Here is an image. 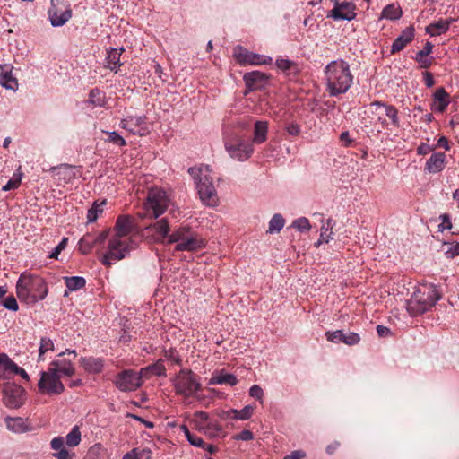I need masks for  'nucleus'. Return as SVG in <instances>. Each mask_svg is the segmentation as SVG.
Instances as JSON below:
<instances>
[{
  "mask_svg": "<svg viewBox=\"0 0 459 459\" xmlns=\"http://www.w3.org/2000/svg\"><path fill=\"white\" fill-rule=\"evenodd\" d=\"M326 88L331 96H337L349 91L353 83L349 64L338 59L332 61L325 68Z\"/></svg>",
  "mask_w": 459,
  "mask_h": 459,
  "instance_id": "f257e3e1",
  "label": "nucleus"
},
{
  "mask_svg": "<svg viewBox=\"0 0 459 459\" xmlns=\"http://www.w3.org/2000/svg\"><path fill=\"white\" fill-rule=\"evenodd\" d=\"M440 295L432 284L419 286L406 302V309L412 316H420L431 309L439 300Z\"/></svg>",
  "mask_w": 459,
  "mask_h": 459,
  "instance_id": "f03ea898",
  "label": "nucleus"
},
{
  "mask_svg": "<svg viewBox=\"0 0 459 459\" xmlns=\"http://www.w3.org/2000/svg\"><path fill=\"white\" fill-rule=\"evenodd\" d=\"M16 294L21 300L35 302L45 299L48 287L41 277L23 273L17 281Z\"/></svg>",
  "mask_w": 459,
  "mask_h": 459,
  "instance_id": "7ed1b4c3",
  "label": "nucleus"
},
{
  "mask_svg": "<svg viewBox=\"0 0 459 459\" xmlns=\"http://www.w3.org/2000/svg\"><path fill=\"white\" fill-rule=\"evenodd\" d=\"M137 246V241L134 238H121L111 236L108 242L107 250L100 258V262L105 266H110L126 257L131 251L136 249Z\"/></svg>",
  "mask_w": 459,
  "mask_h": 459,
  "instance_id": "20e7f679",
  "label": "nucleus"
},
{
  "mask_svg": "<svg viewBox=\"0 0 459 459\" xmlns=\"http://www.w3.org/2000/svg\"><path fill=\"white\" fill-rule=\"evenodd\" d=\"M169 244L177 243V251H197L205 246V241L198 234L191 232L187 228H179L173 231L168 238Z\"/></svg>",
  "mask_w": 459,
  "mask_h": 459,
  "instance_id": "39448f33",
  "label": "nucleus"
},
{
  "mask_svg": "<svg viewBox=\"0 0 459 459\" xmlns=\"http://www.w3.org/2000/svg\"><path fill=\"white\" fill-rule=\"evenodd\" d=\"M169 202V200L164 190L152 188L148 192L146 202L144 203V213L139 214V216L141 218L157 219L167 210Z\"/></svg>",
  "mask_w": 459,
  "mask_h": 459,
  "instance_id": "423d86ee",
  "label": "nucleus"
},
{
  "mask_svg": "<svg viewBox=\"0 0 459 459\" xmlns=\"http://www.w3.org/2000/svg\"><path fill=\"white\" fill-rule=\"evenodd\" d=\"M38 388L41 394L47 395H58L65 390V386L60 380V376L55 372L54 368H48V371H42L40 373Z\"/></svg>",
  "mask_w": 459,
  "mask_h": 459,
  "instance_id": "0eeeda50",
  "label": "nucleus"
},
{
  "mask_svg": "<svg viewBox=\"0 0 459 459\" xmlns=\"http://www.w3.org/2000/svg\"><path fill=\"white\" fill-rule=\"evenodd\" d=\"M176 392L190 397L200 390L201 385L191 370L182 369L174 379Z\"/></svg>",
  "mask_w": 459,
  "mask_h": 459,
  "instance_id": "6e6552de",
  "label": "nucleus"
},
{
  "mask_svg": "<svg viewBox=\"0 0 459 459\" xmlns=\"http://www.w3.org/2000/svg\"><path fill=\"white\" fill-rule=\"evenodd\" d=\"M225 148L230 156L238 161L247 160L254 152L253 143L241 137H237L226 143Z\"/></svg>",
  "mask_w": 459,
  "mask_h": 459,
  "instance_id": "1a4fd4ad",
  "label": "nucleus"
},
{
  "mask_svg": "<svg viewBox=\"0 0 459 459\" xmlns=\"http://www.w3.org/2000/svg\"><path fill=\"white\" fill-rule=\"evenodd\" d=\"M114 384L122 392H132L139 388L143 381L136 371L126 369L117 375Z\"/></svg>",
  "mask_w": 459,
  "mask_h": 459,
  "instance_id": "9d476101",
  "label": "nucleus"
},
{
  "mask_svg": "<svg viewBox=\"0 0 459 459\" xmlns=\"http://www.w3.org/2000/svg\"><path fill=\"white\" fill-rule=\"evenodd\" d=\"M4 403L13 409L21 407L25 401V390L14 384H6L4 386Z\"/></svg>",
  "mask_w": 459,
  "mask_h": 459,
  "instance_id": "9b49d317",
  "label": "nucleus"
},
{
  "mask_svg": "<svg viewBox=\"0 0 459 459\" xmlns=\"http://www.w3.org/2000/svg\"><path fill=\"white\" fill-rule=\"evenodd\" d=\"M234 56L241 65H264L272 61L271 57L249 52L239 46L235 48Z\"/></svg>",
  "mask_w": 459,
  "mask_h": 459,
  "instance_id": "f8f14e48",
  "label": "nucleus"
},
{
  "mask_svg": "<svg viewBox=\"0 0 459 459\" xmlns=\"http://www.w3.org/2000/svg\"><path fill=\"white\" fill-rule=\"evenodd\" d=\"M188 173L194 179L197 189L213 184L212 171L208 165L189 168Z\"/></svg>",
  "mask_w": 459,
  "mask_h": 459,
  "instance_id": "ddd939ff",
  "label": "nucleus"
},
{
  "mask_svg": "<svg viewBox=\"0 0 459 459\" xmlns=\"http://www.w3.org/2000/svg\"><path fill=\"white\" fill-rule=\"evenodd\" d=\"M134 229V220L129 215H119L117 218L116 224L114 226L112 236L118 237L121 238H134L130 236Z\"/></svg>",
  "mask_w": 459,
  "mask_h": 459,
  "instance_id": "4468645a",
  "label": "nucleus"
},
{
  "mask_svg": "<svg viewBox=\"0 0 459 459\" xmlns=\"http://www.w3.org/2000/svg\"><path fill=\"white\" fill-rule=\"evenodd\" d=\"M325 336L329 342H332L333 343H339L342 342L347 345H355L358 344L360 341V337L357 333H344L342 330H337L334 332H326Z\"/></svg>",
  "mask_w": 459,
  "mask_h": 459,
  "instance_id": "2eb2a0df",
  "label": "nucleus"
},
{
  "mask_svg": "<svg viewBox=\"0 0 459 459\" xmlns=\"http://www.w3.org/2000/svg\"><path fill=\"white\" fill-rule=\"evenodd\" d=\"M354 10L355 5L352 3H335L334 8L331 11L328 17H332L334 20L351 21L356 16Z\"/></svg>",
  "mask_w": 459,
  "mask_h": 459,
  "instance_id": "dca6fc26",
  "label": "nucleus"
},
{
  "mask_svg": "<svg viewBox=\"0 0 459 459\" xmlns=\"http://www.w3.org/2000/svg\"><path fill=\"white\" fill-rule=\"evenodd\" d=\"M13 66L10 64L0 65V85L13 91L18 90V80L13 76Z\"/></svg>",
  "mask_w": 459,
  "mask_h": 459,
  "instance_id": "f3484780",
  "label": "nucleus"
},
{
  "mask_svg": "<svg viewBox=\"0 0 459 459\" xmlns=\"http://www.w3.org/2000/svg\"><path fill=\"white\" fill-rule=\"evenodd\" d=\"M144 123V117L130 116L123 119L120 125L124 129L131 132L134 134L143 135L146 131V128L143 126Z\"/></svg>",
  "mask_w": 459,
  "mask_h": 459,
  "instance_id": "a211bd4d",
  "label": "nucleus"
},
{
  "mask_svg": "<svg viewBox=\"0 0 459 459\" xmlns=\"http://www.w3.org/2000/svg\"><path fill=\"white\" fill-rule=\"evenodd\" d=\"M268 78L269 77L266 74L259 71L247 73L244 75V81L246 82L247 88H248L249 91H254L264 87L268 82Z\"/></svg>",
  "mask_w": 459,
  "mask_h": 459,
  "instance_id": "6ab92c4d",
  "label": "nucleus"
},
{
  "mask_svg": "<svg viewBox=\"0 0 459 459\" xmlns=\"http://www.w3.org/2000/svg\"><path fill=\"white\" fill-rule=\"evenodd\" d=\"M446 155L444 152H434L427 160L425 170L429 173H438L445 169Z\"/></svg>",
  "mask_w": 459,
  "mask_h": 459,
  "instance_id": "aec40b11",
  "label": "nucleus"
},
{
  "mask_svg": "<svg viewBox=\"0 0 459 459\" xmlns=\"http://www.w3.org/2000/svg\"><path fill=\"white\" fill-rule=\"evenodd\" d=\"M414 37V28L412 26H409L405 28L401 34L394 39L392 45V53L399 52L403 48L412 40Z\"/></svg>",
  "mask_w": 459,
  "mask_h": 459,
  "instance_id": "412c9836",
  "label": "nucleus"
},
{
  "mask_svg": "<svg viewBox=\"0 0 459 459\" xmlns=\"http://www.w3.org/2000/svg\"><path fill=\"white\" fill-rule=\"evenodd\" d=\"M4 420L7 429L13 433L21 434L31 430V427L28 423L27 420H24L23 418L6 417Z\"/></svg>",
  "mask_w": 459,
  "mask_h": 459,
  "instance_id": "4be33fe9",
  "label": "nucleus"
},
{
  "mask_svg": "<svg viewBox=\"0 0 459 459\" xmlns=\"http://www.w3.org/2000/svg\"><path fill=\"white\" fill-rule=\"evenodd\" d=\"M200 199L202 202L209 206H216L219 202L217 191L214 185H209L197 189Z\"/></svg>",
  "mask_w": 459,
  "mask_h": 459,
  "instance_id": "5701e85b",
  "label": "nucleus"
},
{
  "mask_svg": "<svg viewBox=\"0 0 459 459\" xmlns=\"http://www.w3.org/2000/svg\"><path fill=\"white\" fill-rule=\"evenodd\" d=\"M53 171L54 177L59 185L68 183L75 178L74 168L70 165H61L60 167L54 168Z\"/></svg>",
  "mask_w": 459,
  "mask_h": 459,
  "instance_id": "b1692460",
  "label": "nucleus"
},
{
  "mask_svg": "<svg viewBox=\"0 0 459 459\" xmlns=\"http://www.w3.org/2000/svg\"><path fill=\"white\" fill-rule=\"evenodd\" d=\"M124 51H125V49L123 48H110L107 51V57H106L107 65L106 66L108 69H110L111 71H114L117 73V70L119 69V67L122 65V63L120 62V56Z\"/></svg>",
  "mask_w": 459,
  "mask_h": 459,
  "instance_id": "393cba45",
  "label": "nucleus"
},
{
  "mask_svg": "<svg viewBox=\"0 0 459 459\" xmlns=\"http://www.w3.org/2000/svg\"><path fill=\"white\" fill-rule=\"evenodd\" d=\"M17 370L15 364L5 353H0V377L9 378Z\"/></svg>",
  "mask_w": 459,
  "mask_h": 459,
  "instance_id": "a878e982",
  "label": "nucleus"
},
{
  "mask_svg": "<svg viewBox=\"0 0 459 459\" xmlns=\"http://www.w3.org/2000/svg\"><path fill=\"white\" fill-rule=\"evenodd\" d=\"M49 368H54L55 372L59 376L72 377L75 372L73 364L67 359H55L50 363Z\"/></svg>",
  "mask_w": 459,
  "mask_h": 459,
  "instance_id": "bb28decb",
  "label": "nucleus"
},
{
  "mask_svg": "<svg viewBox=\"0 0 459 459\" xmlns=\"http://www.w3.org/2000/svg\"><path fill=\"white\" fill-rule=\"evenodd\" d=\"M450 102L449 95L444 88H438L434 93V109L444 112Z\"/></svg>",
  "mask_w": 459,
  "mask_h": 459,
  "instance_id": "cd10ccee",
  "label": "nucleus"
},
{
  "mask_svg": "<svg viewBox=\"0 0 459 459\" xmlns=\"http://www.w3.org/2000/svg\"><path fill=\"white\" fill-rule=\"evenodd\" d=\"M81 366L84 368L88 373H100L103 368V362L99 358L93 357H85L81 358Z\"/></svg>",
  "mask_w": 459,
  "mask_h": 459,
  "instance_id": "c85d7f7f",
  "label": "nucleus"
},
{
  "mask_svg": "<svg viewBox=\"0 0 459 459\" xmlns=\"http://www.w3.org/2000/svg\"><path fill=\"white\" fill-rule=\"evenodd\" d=\"M268 134V122L267 121H256L254 127V136L252 143H263L267 139Z\"/></svg>",
  "mask_w": 459,
  "mask_h": 459,
  "instance_id": "c756f323",
  "label": "nucleus"
},
{
  "mask_svg": "<svg viewBox=\"0 0 459 459\" xmlns=\"http://www.w3.org/2000/svg\"><path fill=\"white\" fill-rule=\"evenodd\" d=\"M450 21L448 20H439L437 22L430 23L425 29L426 33L429 34L431 37L439 36L449 29Z\"/></svg>",
  "mask_w": 459,
  "mask_h": 459,
  "instance_id": "7c9ffc66",
  "label": "nucleus"
},
{
  "mask_svg": "<svg viewBox=\"0 0 459 459\" xmlns=\"http://www.w3.org/2000/svg\"><path fill=\"white\" fill-rule=\"evenodd\" d=\"M432 49L433 45L428 41L423 48L417 53L415 59L421 68H429L430 66L432 58H428L427 56L432 52Z\"/></svg>",
  "mask_w": 459,
  "mask_h": 459,
  "instance_id": "2f4dec72",
  "label": "nucleus"
},
{
  "mask_svg": "<svg viewBox=\"0 0 459 459\" xmlns=\"http://www.w3.org/2000/svg\"><path fill=\"white\" fill-rule=\"evenodd\" d=\"M149 229L153 230L155 231V233L157 234L156 240L158 241H162L163 239H165L167 237L169 238V236L168 235L169 231V226L167 219H161L156 221L154 224L150 226Z\"/></svg>",
  "mask_w": 459,
  "mask_h": 459,
  "instance_id": "473e14b6",
  "label": "nucleus"
},
{
  "mask_svg": "<svg viewBox=\"0 0 459 459\" xmlns=\"http://www.w3.org/2000/svg\"><path fill=\"white\" fill-rule=\"evenodd\" d=\"M210 383L213 385H230L233 386L237 385L238 379L235 375L221 371L213 376L211 378Z\"/></svg>",
  "mask_w": 459,
  "mask_h": 459,
  "instance_id": "72a5a7b5",
  "label": "nucleus"
},
{
  "mask_svg": "<svg viewBox=\"0 0 459 459\" xmlns=\"http://www.w3.org/2000/svg\"><path fill=\"white\" fill-rule=\"evenodd\" d=\"M333 221L328 219L326 221H323L320 228V238L315 246L318 247L322 243H328L333 238L332 235Z\"/></svg>",
  "mask_w": 459,
  "mask_h": 459,
  "instance_id": "f704fd0d",
  "label": "nucleus"
},
{
  "mask_svg": "<svg viewBox=\"0 0 459 459\" xmlns=\"http://www.w3.org/2000/svg\"><path fill=\"white\" fill-rule=\"evenodd\" d=\"M255 407L252 405H246L242 410L231 409L227 411L228 417L235 420H246L253 415Z\"/></svg>",
  "mask_w": 459,
  "mask_h": 459,
  "instance_id": "c9c22d12",
  "label": "nucleus"
},
{
  "mask_svg": "<svg viewBox=\"0 0 459 459\" xmlns=\"http://www.w3.org/2000/svg\"><path fill=\"white\" fill-rule=\"evenodd\" d=\"M402 15H403V11H402L401 7L394 4L386 5L381 13L382 19H386V20H391V21L398 20L402 17Z\"/></svg>",
  "mask_w": 459,
  "mask_h": 459,
  "instance_id": "e433bc0d",
  "label": "nucleus"
},
{
  "mask_svg": "<svg viewBox=\"0 0 459 459\" xmlns=\"http://www.w3.org/2000/svg\"><path fill=\"white\" fill-rule=\"evenodd\" d=\"M64 280L70 291L78 290L83 288L86 283L85 279L80 276L65 277Z\"/></svg>",
  "mask_w": 459,
  "mask_h": 459,
  "instance_id": "4c0bfd02",
  "label": "nucleus"
},
{
  "mask_svg": "<svg viewBox=\"0 0 459 459\" xmlns=\"http://www.w3.org/2000/svg\"><path fill=\"white\" fill-rule=\"evenodd\" d=\"M372 105L384 107L385 115L392 120L393 125L396 127H398L400 126L399 118H398V111L394 106L386 105L380 101H375L372 103Z\"/></svg>",
  "mask_w": 459,
  "mask_h": 459,
  "instance_id": "58836bf2",
  "label": "nucleus"
},
{
  "mask_svg": "<svg viewBox=\"0 0 459 459\" xmlns=\"http://www.w3.org/2000/svg\"><path fill=\"white\" fill-rule=\"evenodd\" d=\"M55 345L53 341L48 337H42L40 339V345L39 348L38 361L45 360V353L50 351H54Z\"/></svg>",
  "mask_w": 459,
  "mask_h": 459,
  "instance_id": "ea45409f",
  "label": "nucleus"
},
{
  "mask_svg": "<svg viewBox=\"0 0 459 459\" xmlns=\"http://www.w3.org/2000/svg\"><path fill=\"white\" fill-rule=\"evenodd\" d=\"M284 222H285V221L281 214H279V213L274 214L269 221L268 232L269 233L280 232L281 230L284 226Z\"/></svg>",
  "mask_w": 459,
  "mask_h": 459,
  "instance_id": "a19ab883",
  "label": "nucleus"
},
{
  "mask_svg": "<svg viewBox=\"0 0 459 459\" xmlns=\"http://www.w3.org/2000/svg\"><path fill=\"white\" fill-rule=\"evenodd\" d=\"M66 445L70 447L78 446L81 442V432L78 426H74L72 430L66 435Z\"/></svg>",
  "mask_w": 459,
  "mask_h": 459,
  "instance_id": "79ce46f5",
  "label": "nucleus"
},
{
  "mask_svg": "<svg viewBox=\"0 0 459 459\" xmlns=\"http://www.w3.org/2000/svg\"><path fill=\"white\" fill-rule=\"evenodd\" d=\"M210 420L208 413L203 411H199L195 412L193 422L195 427L201 431L203 428H204L205 424H207Z\"/></svg>",
  "mask_w": 459,
  "mask_h": 459,
  "instance_id": "37998d69",
  "label": "nucleus"
},
{
  "mask_svg": "<svg viewBox=\"0 0 459 459\" xmlns=\"http://www.w3.org/2000/svg\"><path fill=\"white\" fill-rule=\"evenodd\" d=\"M221 430L220 425L214 420H209L207 424H205L204 428L202 429L201 432L207 435L210 437H214L219 435V432Z\"/></svg>",
  "mask_w": 459,
  "mask_h": 459,
  "instance_id": "c03bdc74",
  "label": "nucleus"
},
{
  "mask_svg": "<svg viewBox=\"0 0 459 459\" xmlns=\"http://www.w3.org/2000/svg\"><path fill=\"white\" fill-rule=\"evenodd\" d=\"M95 246L93 237L90 234L83 236L79 242V249L82 254H87Z\"/></svg>",
  "mask_w": 459,
  "mask_h": 459,
  "instance_id": "a18cd8bd",
  "label": "nucleus"
},
{
  "mask_svg": "<svg viewBox=\"0 0 459 459\" xmlns=\"http://www.w3.org/2000/svg\"><path fill=\"white\" fill-rule=\"evenodd\" d=\"M89 101L95 106L102 107L105 104V97L102 91L93 89L90 92Z\"/></svg>",
  "mask_w": 459,
  "mask_h": 459,
  "instance_id": "49530a36",
  "label": "nucleus"
},
{
  "mask_svg": "<svg viewBox=\"0 0 459 459\" xmlns=\"http://www.w3.org/2000/svg\"><path fill=\"white\" fill-rule=\"evenodd\" d=\"M106 204V201H102L100 204L94 203L92 207L87 212V221L88 222H93L97 220L100 213L102 212L101 206Z\"/></svg>",
  "mask_w": 459,
  "mask_h": 459,
  "instance_id": "de8ad7c7",
  "label": "nucleus"
},
{
  "mask_svg": "<svg viewBox=\"0 0 459 459\" xmlns=\"http://www.w3.org/2000/svg\"><path fill=\"white\" fill-rule=\"evenodd\" d=\"M22 181V173H15L13 178L2 187L3 191L18 188Z\"/></svg>",
  "mask_w": 459,
  "mask_h": 459,
  "instance_id": "09e8293b",
  "label": "nucleus"
},
{
  "mask_svg": "<svg viewBox=\"0 0 459 459\" xmlns=\"http://www.w3.org/2000/svg\"><path fill=\"white\" fill-rule=\"evenodd\" d=\"M292 227L297 229L299 231L308 230L311 228L308 219L306 217H300L292 222Z\"/></svg>",
  "mask_w": 459,
  "mask_h": 459,
  "instance_id": "8fccbe9b",
  "label": "nucleus"
},
{
  "mask_svg": "<svg viewBox=\"0 0 459 459\" xmlns=\"http://www.w3.org/2000/svg\"><path fill=\"white\" fill-rule=\"evenodd\" d=\"M107 134H108V139L107 141L115 144V145H117V146H125L126 145V141L125 139L119 135L117 132H105Z\"/></svg>",
  "mask_w": 459,
  "mask_h": 459,
  "instance_id": "3c124183",
  "label": "nucleus"
},
{
  "mask_svg": "<svg viewBox=\"0 0 459 459\" xmlns=\"http://www.w3.org/2000/svg\"><path fill=\"white\" fill-rule=\"evenodd\" d=\"M149 368H150V372H151L152 376V375H156V376H164L165 375L166 369L160 361H158L157 363L149 366Z\"/></svg>",
  "mask_w": 459,
  "mask_h": 459,
  "instance_id": "603ef678",
  "label": "nucleus"
},
{
  "mask_svg": "<svg viewBox=\"0 0 459 459\" xmlns=\"http://www.w3.org/2000/svg\"><path fill=\"white\" fill-rule=\"evenodd\" d=\"M4 307L6 308V309H9V310H12V311H17L19 307H18V303L16 301V299L13 296H9L7 297L4 303H3Z\"/></svg>",
  "mask_w": 459,
  "mask_h": 459,
  "instance_id": "864d4df0",
  "label": "nucleus"
},
{
  "mask_svg": "<svg viewBox=\"0 0 459 459\" xmlns=\"http://www.w3.org/2000/svg\"><path fill=\"white\" fill-rule=\"evenodd\" d=\"M249 395L261 401L264 396V391L258 385H253L249 389Z\"/></svg>",
  "mask_w": 459,
  "mask_h": 459,
  "instance_id": "5fc2aeb1",
  "label": "nucleus"
},
{
  "mask_svg": "<svg viewBox=\"0 0 459 459\" xmlns=\"http://www.w3.org/2000/svg\"><path fill=\"white\" fill-rule=\"evenodd\" d=\"M51 448L56 452L65 449V441L62 437H56L50 442Z\"/></svg>",
  "mask_w": 459,
  "mask_h": 459,
  "instance_id": "6e6d98bb",
  "label": "nucleus"
},
{
  "mask_svg": "<svg viewBox=\"0 0 459 459\" xmlns=\"http://www.w3.org/2000/svg\"><path fill=\"white\" fill-rule=\"evenodd\" d=\"M440 219L442 220V222L438 226L440 231H443L446 229L452 228V223L450 221V217L448 214L444 213L440 215Z\"/></svg>",
  "mask_w": 459,
  "mask_h": 459,
  "instance_id": "4d7b16f0",
  "label": "nucleus"
},
{
  "mask_svg": "<svg viewBox=\"0 0 459 459\" xmlns=\"http://www.w3.org/2000/svg\"><path fill=\"white\" fill-rule=\"evenodd\" d=\"M448 258H453L459 255V243L451 244L450 247L445 251Z\"/></svg>",
  "mask_w": 459,
  "mask_h": 459,
  "instance_id": "13d9d810",
  "label": "nucleus"
},
{
  "mask_svg": "<svg viewBox=\"0 0 459 459\" xmlns=\"http://www.w3.org/2000/svg\"><path fill=\"white\" fill-rule=\"evenodd\" d=\"M66 242H67V238H63L62 241L52 251V253L50 254L49 257L56 259L58 255L60 254V252L63 249H65V247L66 246Z\"/></svg>",
  "mask_w": 459,
  "mask_h": 459,
  "instance_id": "bf43d9fd",
  "label": "nucleus"
},
{
  "mask_svg": "<svg viewBox=\"0 0 459 459\" xmlns=\"http://www.w3.org/2000/svg\"><path fill=\"white\" fill-rule=\"evenodd\" d=\"M289 134L298 136L300 134V126L297 123H290L286 126Z\"/></svg>",
  "mask_w": 459,
  "mask_h": 459,
  "instance_id": "052dcab7",
  "label": "nucleus"
},
{
  "mask_svg": "<svg viewBox=\"0 0 459 459\" xmlns=\"http://www.w3.org/2000/svg\"><path fill=\"white\" fill-rule=\"evenodd\" d=\"M291 65H292V63L288 59L278 58L276 60L277 67L282 71L289 70L290 68Z\"/></svg>",
  "mask_w": 459,
  "mask_h": 459,
  "instance_id": "680f3d73",
  "label": "nucleus"
},
{
  "mask_svg": "<svg viewBox=\"0 0 459 459\" xmlns=\"http://www.w3.org/2000/svg\"><path fill=\"white\" fill-rule=\"evenodd\" d=\"M187 440L194 446H196V447H204V441L203 440V438H201L194 434Z\"/></svg>",
  "mask_w": 459,
  "mask_h": 459,
  "instance_id": "e2e57ef3",
  "label": "nucleus"
},
{
  "mask_svg": "<svg viewBox=\"0 0 459 459\" xmlns=\"http://www.w3.org/2000/svg\"><path fill=\"white\" fill-rule=\"evenodd\" d=\"M73 455L74 454L71 455L66 448L53 454V456L56 459H72Z\"/></svg>",
  "mask_w": 459,
  "mask_h": 459,
  "instance_id": "0e129e2a",
  "label": "nucleus"
},
{
  "mask_svg": "<svg viewBox=\"0 0 459 459\" xmlns=\"http://www.w3.org/2000/svg\"><path fill=\"white\" fill-rule=\"evenodd\" d=\"M236 438L239 439V440L249 441V440H252L254 438V435H253V433L250 430L245 429V430H242L237 436Z\"/></svg>",
  "mask_w": 459,
  "mask_h": 459,
  "instance_id": "69168bd1",
  "label": "nucleus"
},
{
  "mask_svg": "<svg viewBox=\"0 0 459 459\" xmlns=\"http://www.w3.org/2000/svg\"><path fill=\"white\" fill-rule=\"evenodd\" d=\"M306 456V453L301 450H295L290 455H286L283 459H302Z\"/></svg>",
  "mask_w": 459,
  "mask_h": 459,
  "instance_id": "338daca9",
  "label": "nucleus"
},
{
  "mask_svg": "<svg viewBox=\"0 0 459 459\" xmlns=\"http://www.w3.org/2000/svg\"><path fill=\"white\" fill-rule=\"evenodd\" d=\"M140 452L138 448H134L124 455L122 459H139Z\"/></svg>",
  "mask_w": 459,
  "mask_h": 459,
  "instance_id": "774afa93",
  "label": "nucleus"
}]
</instances>
